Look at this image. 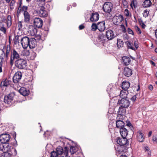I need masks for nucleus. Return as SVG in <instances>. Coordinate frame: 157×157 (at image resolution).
I'll return each instance as SVG.
<instances>
[{
	"mask_svg": "<svg viewBox=\"0 0 157 157\" xmlns=\"http://www.w3.org/2000/svg\"><path fill=\"white\" fill-rule=\"evenodd\" d=\"M34 24L36 27L38 28H41L43 25V21L39 17H36L34 20Z\"/></svg>",
	"mask_w": 157,
	"mask_h": 157,
	"instance_id": "14",
	"label": "nucleus"
},
{
	"mask_svg": "<svg viewBox=\"0 0 157 157\" xmlns=\"http://www.w3.org/2000/svg\"><path fill=\"white\" fill-rule=\"evenodd\" d=\"M117 142L121 146L123 145L128 146L129 145L128 141L126 137H122V138L118 137L117 138Z\"/></svg>",
	"mask_w": 157,
	"mask_h": 157,
	"instance_id": "11",
	"label": "nucleus"
},
{
	"mask_svg": "<svg viewBox=\"0 0 157 157\" xmlns=\"http://www.w3.org/2000/svg\"><path fill=\"white\" fill-rule=\"evenodd\" d=\"M11 137L10 135L7 133H5L1 134L0 135V141L3 144V145L6 144H9Z\"/></svg>",
	"mask_w": 157,
	"mask_h": 157,
	"instance_id": "6",
	"label": "nucleus"
},
{
	"mask_svg": "<svg viewBox=\"0 0 157 157\" xmlns=\"http://www.w3.org/2000/svg\"><path fill=\"white\" fill-rule=\"evenodd\" d=\"M127 89H122V90L121 91L120 96L121 98H127V96L128 94Z\"/></svg>",
	"mask_w": 157,
	"mask_h": 157,
	"instance_id": "21",
	"label": "nucleus"
},
{
	"mask_svg": "<svg viewBox=\"0 0 157 157\" xmlns=\"http://www.w3.org/2000/svg\"><path fill=\"white\" fill-rule=\"evenodd\" d=\"M36 13L38 15L42 17H46L48 15V13L45 10L44 6H41L39 10H37Z\"/></svg>",
	"mask_w": 157,
	"mask_h": 157,
	"instance_id": "10",
	"label": "nucleus"
},
{
	"mask_svg": "<svg viewBox=\"0 0 157 157\" xmlns=\"http://www.w3.org/2000/svg\"><path fill=\"white\" fill-rule=\"evenodd\" d=\"M98 29V24H96L95 23H93L91 26V30L93 31H95Z\"/></svg>",
	"mask_w": 157,
	"mask_h": 157,
	"instance_id": "37",
	"label": "nucleus"
},
{
	"mask_svg": "<svg viewBox=\"0 0 157 157\" xmlns=\"http://www.w3.org/2000/svg\"><path fill=\"white\" fill-rule=\"evenodd\" d=\"M18 91L21 95L24 96L29 95L30 93L28 89H19Z\"/></svg>",
	"mask_w": 157,
	"mask_h": 157,
	"instance_id": "26",
	"label": "nucleus"
},
{
	"mask_svg": "<svg viewBox=\"0 0 157 157\" xmlns=\"http://www.w3.org/2000/svg\"><path fill=\"white\" fill-rule=\"evenodd\" d=\"M9 44L3 46V48L2 49V53L0 55V57L2 61H3V60H6L9 59V56L11 49V40H9Z\"/></svg>",
	"mask_w": 157,
	"mask_h": 157,
	"instance_id": "2",
	"label": "nucleus"
},
{
	"mask_svg": "<svg viewBox=\"0 0 157 157\" xmlns=\"http://www.w3.org/2000/svg\"><path fill=\"white\" fill-rule=\"evenodd\" d=\"M117 19V21L118 22H121L123 20V16L121 15H119L118 17H117L116 18Z\"/></svg>",
	"mask_w": 157,
	"mask_h": 157,
	"instance_id": "39",
	"label": "nucleus"
},
{
	"mask_svg": "<svg viewBox=\"0 0 157 157\" xmlns=\"http://www.w3.org/2000/svg\"><path fill=\"white\" fill-rule=\"evenodd\" d=\"M33 56H31V58L32 59H33L36 56V54L35 53H33L32 54Z\"/></svg>",
	"mask_w": 157,
	"mask_h": 157,
	"instance_id": "58",
	"label": "nucleus"
},
{
	"mask_svg": "<svg viewBox=\"0 0 157 157\" xmlns=\"http://www.w3.org/2000/svg\"><path fill=\"white\" fill-rule=\"evenodd\" d=\"M56 152L59 155L64 154L65 157H68V149L67 147H65L64 148L60 146H58L56 148Z\"/></svg>",
	"mask_w": 157,
	"mask_h": 157,
	"instance_id": "7",
	"label": "nucleus"
},
{
	"mask_svg": "<svg viewBox=\"0 0 157 157\" xmlns=\"http://www.w3.org/2000/svg\"><path fill=\"white\" fill-rule=\"evenodd\" d=\"M1 154V157H11L12 156H15L17 155V153H13L3 151Z\"/></svg>",
	"mask_w": 157,
	"mask_h": 157,
	"instance_id": "23",
	"label": "nucleus"
},
{
	"mask_svg": "<svg viewBox=\"0 0 157 157\" xmlns=\"http://www.w3.org/2000/svg\"><path fill=\"white\" fill-rule=\"evenodd\" d=\"M15 3V0H12L10 3V8H11V6H13Z\"/></svg>",
	"mask_w": 157,
	"mask_h": 157,
	"instance_id": "52",
	"label": "nucleus"
},
{
	"mask_svg": "<svg viewBox=\"0 0 157 157\" xmlns=\"http://www.w3.org/2000/svg\"><path fill=\"white\" fill-rule=\"evenodd\" d=\"M136 96L135 95L133 96V97H132L131 98V100L132 101H134L136 99Z\"/></svg>",
	"mask_w": 157,
	"mask_h": 157,
	"instance_id": "57",
	"label": "nucleus"
},
{
	"mask_svg": "<svg viewBox=\"0 0 157 157\" xmlns=\"http://www.w3.org/2000/svg\"><path fill=\"white\" fill-rule=\"evenodd\" d=\"M131 59L129 57L123 56L122 57V63L125 66L128 65L130 64Z\"/></svg>",
	"mask_w": 157,
	"mask_h": 157,
	"instance_id": "18",
	"label": "nucleus"
},
{
	"mask_svg": "<svg viewBox=\"0 0 157 157\" xmlns=\"http://www.w3.org/2000/svg\"><path fill=\"white\" fill-rule=\"evenodd\" d=\"M144 150L146 151H149V149L148 147L147 146H146L144 147Z\"/></svg>",
	"mask_w": 157,
	"mask_h": 157,
	"instance_id": "59",
	"label": "nucleus"
},
{
	"mask_svg": "<svg viewBox=\"0 0 157 157\" xmlns=\"http://www.w3.org/2000/svg\"><path fill=\"white\" fill-rule=\"evenodd\" d=\"M14 63V66L20 69H25L27 66L26 60L20 58L16 60Z\"/></svg>",
	"mask_w": 157,
	"mask_h": 157,
	"instance_id": "3",
	"label": "nucleus"
},
{
	"mask_svg": "<svg viewBox=\"0 0 157 157\" xmlns=\"http://www.w3.org/2000/svg\"><path fill=\"white\" fill-rule=\"evenodd\" d=\"M121 88H129L130 85L129 82L125 80L122 83Z\"/></svg>",
	"mask_w": 157,
	"mask_h": 157,
	"instance_id": "30",
	"label": "nucleus"
},
{
	"mask_svg": "<svg viewBox=\"0 0 157 157\" xmlns=\"http://www.w3.org/2000/svg\"><path fill=\"white\" fill-rule=\"evenodd\" d=\"M112 8V4L111 3L108 2L104 4L103 9L104 12L109 13L111 11Z\"/></svg>",
	"mask_w": 157,
	"mask_h": 157,
	"instance_id": "12",
	"label": "nucleus"
},
{
	"mask_svg": "<svg viewBox=\"0 0 157 157\" xmlns=\"http://www.w3.org/2000/svg\"><path fill=\"white\" fill-rule=\"evenodd\" d=\"M23 55L24 56H28L29 55L30 53L29 50H25L23 51Z\"/></svg>",
	"mask_w": 157,
	"mask_h": 157,
	"instance_id": "43",
	"label": "nucleus"
},
{
	"mask_svg": "<svg viewBox=\"0 0 157 157\" xmlns=\"http://www.w3.org/2000/svg\"><path fill=\"white\" fill-rule=\"evenodd\" d=\"M22 76V74L20 71H17L14 74L13 79L14 83H17L21 79Z\"/></svg>",
	"mask_w": 157,
	"mask_h": 157,
	"instance_id": "13",
	"label": "nucleus"
},
{
	"mask_svg": "<svg viewBox=\"0 0 157 157\" xmlns=\"http://www.w3.org/2000/svg\"><path fill=\"white\" fill-rule=\"evenodd\" d=\"M126 122L127 124L125 126H128L129 127L131 126L132 127H133V126L132 125V124L129 121H127Z\"/></svg>",
	"mask_w": 157,
	"mask_h": 157,
	"instance_id": "51",
	"label": "nucleus"
},
{
	"mask_svg": "<svg viewBox=\"0 0 157 157\" xmlns=\"http://www.w3.org/2000/svg\"><path fill=\"white\" fill-rule=\"evenodd\" d=\"M121 27H123L124 28V30H123V32L124 33L126 32V29H125V27L124 25H121Z\"/></svg>",
	"mask_w": 157,
	"mask_h": 157,
	"instance_id": "60",
	"label": "nucleus"
},
{
	"mask_svg": "<svg viewBox=\"0 0 157 157\" xmlns=\"http://www.w3.org/2000/svg\"><path fill=\"white\" fill-rule=\"evenodd\" d=\"M0 150L3 151L10 152L12 153H17V151L15 148L11 146L9 144H6L4 145H0Z\"/></svg>",
	"mask_w": 157,
	"mask_h": 157,
	"instance_id": "5",
	"label": "nucleus"
},
{
	"mask_svg": "<svg viewBox=\"0 0 157 157\" xmlns=\"http://www.w3.org/2000/svg\"><path fill=\"white\" fill-rule=\"evenodd\" d=\"M31 29L32 30V31H33V34H35L37 33V29L35 28V27H32Z\"/></svg>",
	"mask_w": 157,
	"mask_h": 157,
	"instance_id": "49",
	"label": "nucleus"
},
{
	"mask_svg": "<svg viewBox=\"0 0 157 157\" xmlns=\"http://www.w3.org/2000/svg\"><path fill=\"white\" fill-rule=\"evenodd\" d=\"M150 63L153 65L154 66H155V63L152 60H150Z\"/></svg>",
	"mask_w": 157,
	"mask_h": 157,
	"instance_id": "64",
	"label": "nucleus"
},
{
	"mask_svg": "<svg viewBox=\"0 0 157 157\" xmlns=\"http://www.w3.org/2000/svg\"><path fill=\"white\" fill-rule=\"evenodd\" d=\"M151 4V2L150 0H145L143 3V6L144 7H150Z\"/></svg>",
	"mask_w": 157,
	"mask_h": 157,
	"instance_id": "33",
	"label": "nucleus"
},
{
	"mask_svg": "<svg viewBox=\"0 0 157 157\" xmlns=\"http://www.w3.org/2000/svg\"><path fill=\"white\" fill-rule=\"evenodd\" d=\"M12 19L11 16L8 15L6 18L3 19V21L6 24L8 28H10L12 25Z\"/></svg>",
	"mask_w": 157,
	"mask_h": 157,
	"instance_id": "17",
	"label": "nucleus"
},
{
	"mask_svg": "<svg viewBox=\"0 0 157 157\" xmlns=\"http://www.w3.org/2000/svg\"><path fill=\"white\" fill-rule=\"evenodd\" d=\"M127 145L121 146L120 147L121 148L118 151L119 152L125 153L127 151L128 147H127Z\"/></svg>",
	"mask_w": 157,
	"mask_h": 157,
	"instance_id": "34",
	"label": "nucleus"
},
{
	"mask_svg": "<svg viewBox=\"0 0 157 157\" xmlns=\"http://www.w3.org/2000/svg\"><path fill=\"white\" fill-rule=\"evenodd\" d=\"M120 132L122 137H126L128 134V130L125 127L121 128Z\"/></svg>",
	"mask_w": 157,
	"mask_h": 157,
	"instance_id": "24",
	"label": "nucleus"
},
{
	"mask_svg": "<svg viewBox=\"0 0 157 157\" xmlns=\"http://www.w3.org/2000/svg\"><path fill=\"white\" fill-rule=\"evenodd\" d=\"M133 2H134L133 6L135 8L137 6V2L136 0H133Z\"/></svg>",
	"mask_w": 157,
	"mask_h": 157,
	"instance_id": "50",
	"label": "nucleus"
},
{
	"mask_svg": "<svg viewBox=\"0 0 157 157\" xmlns=\"http://www.w3.org/2000/svg\"><path fill=\"white\" fill-rule=\"evenodd\" d=\"M136 137L137 140L139 142H142L144 141V135L140 130L137 132Z\"/></svg>",
	"mask_w": 157,
	"mask_h": 157,
	"instance_id": "19",
	"label": "nucleus"
},
{
	"mask_svg": "<svg viewBox=\"0 0 157 157\" xmlns=\"http://www.w3.org/2000/svg\"><path fill=\"white\" fill-rule=\"evenodd\" d=\"M22 27V25L21 21L18 22V28L19 30H21Z\"/></svg>",
	"mask_w": 157,
	"mask_h": 157,
	"instance_id": "44",
	"label": "nucleus"
},
{
	"mask_svg": "<svg viewBox=\"0 0 157 157\" xmlns=\"http://www.w3.org/2000/svg\"><path fill=\"white\" fill-rule=\"evenodd\" d=\"M128 33L130 34H132V35H134V33L133 31L129 28H128L127 29Z\"/></svg>",
	"mask_w": 157,
	"mask_h": 157,
	"instance_id": "46",
	"label": "nucleus"
},
{
	"mask_svg": "<svg viewBox=\"0 0 157 157\" xmlns=\"http://www.w3.org/2000/svg\"><path fill=\"white\" fill-rule=\"evenodd\" d=\"M125 44L126 45V47L128 48L135 50V48L133 47V44L131 42L128 41H127L125 42Z\"/></svg>",
	"mask_w": 157,
	"mask_h": 157,
	"instance_id": "32",
	"label": "nucleus"
},
{
	"mask_svg": "<svg viewBox=\"0 0 157 157\" xmlns=\"http://www.w3.org/2000/svg\"><path fill=\"white\" fill-rule=\"evenodd\" d=\"M24 21L26 23H28L30 21V15L27 11H26L24 13Z\"/></svg>",
	"mask_w": 157,
	"mask_h": 157,
	"instance_id": "29",
	"label": "nucleus"
},
{
	"mask_svg": "<svg viewBox=\"0 0 157 157\" xmlns=\"http://www.w3.org/2000/svg\"><path fill=\"white\" fill-rule=\"evenodd\" d=\"M79 149V148L76 146H71L70 149V152L71 154H74Z\"/></svg>",
	"mask_w": 157,
	"mask_h": 157,
	"instance_id": "31",
	"label": "nucleus"
},
{
	"mask_svg": "<svg viewBox=\"0 0 157 157\" xmlns=\"http://www.w3.org/2000/svg\"><path fill=\"white\" fill-rule=\"evenodd\" d=\"M124 75L127 77L130 76L132 74V71L131 69L128 67H125L124 70Z\"/></svg>",
	"mask_w": 157,
	"mask_h": 157,
	"instance_id": "22",
	"label": "nucleus"
},
{
	"mask_svg": "<svg viewBox=\"0 0 157 157\" xmlns=\"http://www.w3.org/2000/svg\"><path fill=\"white\" fill-rule=\"evenodd\" d=\"M134 45L135 47V50L137 49L139 47V46L138 45V44L136 43L135 42L134 43Z\"/></svg>",
	"mask_w": 157,
	"mask_h": 157,
	"instance_id": "56",
	"label": "nucleus"
},
{
	"mask_svg": "<svg viewBox=\"0 0 157 157\" xmlns=\"http://www.w3.org/2000/svg\"><path fill=\"white\" fill-rule=\"evenodd\" d=\"M98 29L100 32L103 31L105 29V22L104 21L99 22L97 23Z\"/></svg>",
	"mask_w": 157,
	"mask_h": 157,
	"instance_id": "20",
	"label": "nucleus"
},
{
	"mask_svg": "<svg viewBox=\"0 0 157 157\" xmlns=\"http://www.w3.org/2000/svg\"><path fill=\"white\" fill-rule=\"evenodd\" d=\"M21 43L24 49H26L28 47L30 49H33L37 46L36 40L34 38H29L27 36L22 38L21 40Z\"/></svg>",
	"mask_w": 157,
	"mask_h": 157,
	"instance_id": "1",
	"label": "nucleus"
},
{
	"mask_svg": "<svg viewBox=\"0 0 157 157\" xmlns=\"http://www.w3.org/2000/svg\"><path fill=\"white\" fill-rule=\"evenodd\" d=\"M58 156V154L56 153V152L53 151L51 152V156L50 157H57Z\"/></svg>",
	"mask_w": 157,
	"mask_h": 157,
	"instance_id": "40",
	"label": "nucleus"
},
{
	"mask_svg": "<svg viewBox=\"0 0 157 157\" xmlns=\"http://www.w3.org/2000/svg\"><path fill=\"white\" fill-rule=\"evenodd\" d=\"M21 37V36L18 35H16L14 36L13 39V40L14 41V43L15 44H17L19 43V37Z\"/></svg>",
	"mask_w": 157,
	"mask_h": 157,
	"instance_id": "38",
	"label": "nucleus"
},
{
	"mask_svg": "<svg viewBox=\"0 0 157 157\" xmlns=\"http://www.w3.org/2000/svg\"><path fill=\"white\" fill-rule=\"evenodd\" d=\"M10 55V64L11 66H12L15 62V60L19 59L20 56L18 52L14 49L11 50Z\"/></svg>",
	"mask_w": 157,
	"mask_h": 157,
	"instance_id": "4",
	"label": "nucleus"
},
{
	"mask_svg": "<svg viewBox=\"0 0 157 157\" xmlns=\"http://www.w3.org/2000/svg\"><path fill=\"white\" fill-rule=\"evenodd\" d=\"M14 96V93H11L5 96L4 99V102L10 105H12L13 102V99Z\"/></svg>",
	"mask_w": 157,
	"mask_h": 157,
	"instance_id": "9",
	"label": "nucleus"
},
{
	"mask_svg": "<svg viewBox=\"0 0 157 157\" xmlns=\"http://www.w3.org/2000/svg\"><path fill=\"white\" fill-rule=\"evenodd\" d=\"M124 14L126 16H128L129 15V11L128 10L126 9L124 10Z\"/></svg>",
	"mask_w": 157,
	"mask_h": 157,
	"instance_id": "53",
	"label": "nucleus"
},
{
	"mask_svg": "<svg viewBox=\"0 0 157 157\" xmlns=\"http://www.w3.org/2000/svg\"><path fill=\"white\" fill-rule=\"evenodd\" d=\"M124 44V42L122 40L118 39H117V45L118 48H120L123 47Z\"/></svg>",
	"mask_w": 157,
	"mask_h": 157,
	"instance_id": "35",
	"label": "nucleus"
},
{
	"mask_svg": "<svg viewBox=\"0 0 157 157\" xmlns=\"http://www.w3.org/2000/svg\"><path fill=\"white\" fill-rule=\"evenodd\" d=\"M19 8H21V6L22 4V0H19Z\"/></svg>",
	"mask_w": 157,
	"mask_h": 157,
	"instance_id": "62",
	"label": "nucleus"
},
{
	"mask_svg": "<svg viewBox=\"0 0 157 157\" xmlns=\"http://www.w3.org/2000/svg\"><path fill=\"white\" fill-rule=\"evenodd\" d=\"M153 141L156 142L157 143V137H153Z\"/></svg>",
	"mask_w": 157,
	"mask_h": 157,
	"instance_id": "63",
	"label": "nucleus"
},
{
	"mask_svg": "<svg viewBox=\"0 0 157 157\" xmlns=\"http://www.w3.org/2000/svg\"><path fill=\"white\" fill-rule=\"evenodd\" d=\"M105 35L106 38L108 40H111L115 37L113 31L111 30H109L106 31Z\"/></svg>",
	"mask_w": 157,
	"mask_h": 157,
	"instance_id": "16",
	"label": "nucleus"
},
{
	"mask_svg": "<svg viewBox=\"0 0 157 157\" xmlns=\"http://www.w3.org/2000/svg\"><path fill=\"white\" fill-rule=\"evenodd\" d=\"M13 137L14 138V140H15V141H16V144H17V143L16 140L15 138H16V133L15 132H13Z\"/></svg>",
	"mask_w": 157,
	"mask_h": 157,
	"instance_id": "55",
	"label": "nucleus"
},
{
	"mask_svg": "<svg viewBox=\"0 0 157 157\" xmlns=\"http://www.w3.org/2000/svg\"><path fill=\"white\" fill-rule=\"evenodd\" d=\"M9 85V82L8 80H6L2 82L1 83V87H8Z\"/></svg>",
	"mask_w": 157,
	"mask_h": 157,
	"instance_id": "36",
	"label": "nucleus"
},
{
	"mask_svg": "<svg viewBox=\"0 0 157 157\" xmlns=\"http://www.w3.org/2000/svg\"><path fill=\"white\" fill-rule=\"evenodd\" d=\"M85 28V26L82 24H81L79 26V30H82Z\"/></svg>",
	"mask_w": 157,
	"mask_h": 157,
	"instance_id": "54",
	"label": "nucleus"
},
{
	"mask_svg": "<svg viewBox=\"0 0 157 157\" xmlns=\"http://www.w3.org/2000/svg\"><path fill=\"white\" fill-rule=\"evenodd\" d=\"M149 14V12L147 10H145L144 11L143 13V16L145 17H146L148 16V14Z\"/></svg>",
	"mask_w": 157,
	"mask_h": 157,
	"instance_id": "42",
	"label": "nucleus"
},
{
	"mask_svg": "<svg viewBox=\"0 0 157 157\" xmlns=\"http://www.w3.org/2000/svg\"><path fill=\"white\" fill-rule=\"evenodd\" d=\"M125 123L122 121L117 120L116 122V126L117 128L120 129L121 128L124 127Z\"/></svg>",
	"mask_w": 157,
	"mask_h": 157,
	"instance_id": "25",
	"label": "nucleus"
},
{
	"mask_svg": "<svg viewBox=\"0 0 157 157\" xmlns=\"http://www.w3.org/2000/svg\"><path fill=\"white\" fill-rule=\"evenodd\" d=\"M0 30L3 32L4 34H6V29L5 27H1L0 28Z\"/></svg>",
	"mask_w": 157,
	"mask_h": 157,
	"instance_id": "47",
	"label": "nucleus"
},
{
	"mask_svg": "<svg viewBox=\"0 0 157 157\" xmlns=\"http://www.w3.org/2000/svg\"><path fill=\"white\" fill-rule=\"evenodd\" d=\"M147 156L148 157H150L151 156V151H147Z\"/></svg>",
	"mask_w": 157,
	"mask_h": 157,
	"instance_id": "61",
	"label": "nucleus"
},
{
	"mask_svg": "<svg viewBox=\"0 0 157 157\" xmlns=\"http://www.w3.org/2000/svg\"><path fill=\"white\" fill-rule=\"evenodd\" d=\"M120 106L118 111V114L120 115H124L126 113L125 108H126L125 107H122V106Z\"/></svg>",
	"mask_w": 157,
	"mask_h": 157,
	"instance_id": "27",
	"label": "nucleus"
},
{
	"mask_svg": "<svg viewBox=\"0 0 157 157\" xmlns=\"http://www.w3.org/2000/svg\"><path fill=\"white\" fill-rule=\"evenodd\" d=\"M43 46L42 44H40V46H39L36 48V51L37 52H39L43 48Z\"/></svg>",
	"mask_w": 157,
	"mask_h": 157,
	"instance_id": "41",
	"label": "nucleus"
},
{
	"mask_svg": "<svg viewBox=\"0 0 157 157\" xmlns=\"http://www.w3.org/2000/svg\"><path fill=\"white\" fill-rule=\"evenodd\" d=\"M135 28L136 31L137 32H138V33L139 34H140L141 33V31L140 30V29L138 26H136L135 27Z\"/></svg>",
	"mask_w": 157,
	"mask_h": 157,
	"instance_id": "45",
	"label": "nucleus"
},
{
	"mask_svg": "<svg viewBox=\"0 0 157 157\" xmlns=\"http://www.w3.org/2000/svg\"><path fill=\"white\" fill-rule=\"evenodd\" d=\"M106 36L103 34L101 33L99 34L98 36V40H99L100 42H101V43H103L106 40Z\"/></svg>",
	"mask_w": 157,
	"mask_h": 157,
	"instance_id": "28",
	"label": "nucleus"
},
{
	"mask_svg": "<svg viewBox=\"0 0 157 157\" xmlns=\"http://www.w3.org/2000/svg\"><path fill=\"white\" fill-rule=\"evenodd\" d=\"M28 9V7L27 6H23L21 10L22 11H24V12L27 11V10Z\"/></svg>",
	"mask_w": 157,
	"mask_h": 157,
	"instance_id": "48",
	"label": "nucleus"
},
{
	"mask_svg": "<svg viewBox=\"0 0 157 157\" xmlns=\"http://www.w3.org/2000/svg\"><path fill=\"white\" fill-rule=\"evenodd\" d=\"M99 15L97 12L93 13L90 15V20L91 22H96L99 18Z\"/></svg>",
	"mask_w": 157,
	"mask_h": 157,
	"instance_id": "15",
	"label": "nucleus"
},
{
	"mask_svg": "<svg viewBox=\"0 0 157 157\" xmlns=\"http://www.w3.org/2000/svg\"><path fill=\"white\" fill-rule=\"evenodd\" d=\"M117 104L119 106H122V107H128L130 105V102L127 98H123L119 99Z\"/></svg>",
	"mask_w": 157,
	"mask_h": 157,
	"instance_id": "8",
	"label": "nucleus"
}]
</instances>
